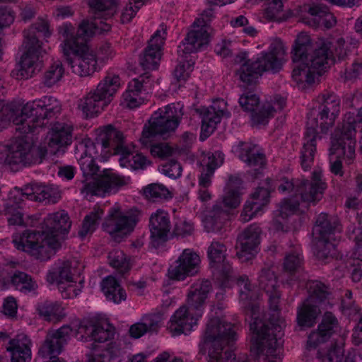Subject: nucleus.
Instances as JSON below:
<instances>
[{"label":"nucleus","instance_id":"f257e3e1","mask_svg":"<svg viewBox=\"0 0 362 362\" xmlns=\"http://www.w3.org/2000/svg\"><path fill=\"white\" fill-rule=\"evenodd\" d=\"M71 221L68 214L59 211L48 216L44 220L42 233L27 230L13 237V243L18 250L28 253L40 261L49 259L61 247L59 235L69 232Z\"/></svg>","mask_w":362,"mask_h":362},{"label":"nucleus","instance_id":"f03ea898","mask_svg":"<svg viewBox=\"0 0 362 362\" xmlns=\"http://www.w3.org/2000/svg\"><path fill=\"white\" fill-rule=\"evenodd\" d=\"M320 104L308 114L304 143L300 150V161L302 168L307 171L314 163L317 141L333 127L340 111L339 100L333 93L319 96Z\"/></svg>","mask_w":362,"mask_h":362},{"label":"nucleus","instance_id":"7ed1b4c3","mask_svg":"<svg viewBox=\"0 0 362 362\" xmlns=\"http://www.w3.org/2000/svg\"><path fill=\"white\" fill-rule=\"evenodd\" d=\"M182 115L179 104L167 105L152 115L139 140L144 146L150 147L151 153L153 156L164 158L172 154V148L167 144H154L153 141L158 136L165 138L166 135L174 132Z\"/></svg>","mask_w":362,"mask_h":362},{"label":"nucleus","instance_id":"20e7f679","mask_svg":"<svg viewBox=\"0 0 362 362\" xmlns=\"http://www.w3.org/2000/svg\"><path fill=\"white\" fill-rule=\"evenodd\" d=\"M286 48L283 42L275 39L266 52H262L253 59H247L237 71L241 81L247 86L257 83L265 72L279 73L286 62Z\"/></svg>","mask_w":362,"mask_h":362},{"label":"nucleus","instance_id":"39448f33","mask_svg":"<svg viewBox=\"0 0 362 362\" xmlns=\"http://www.w3.org/2000/svg\"><path fill=\"white\" fill-rule=\"evenodd\" d=\"M354 100L362 105V91L355 95ZM357 129L362 131V107L356 115L350 112L344 115L340 135L337 137L336 134L332 141L331 153L337 154V157L343 155L348 164L351 163L355 158Z\"/></svg>","mask_w":362,"mask_h":362},{"label":"nucleus","instance_id":"423d86ee","mask_svg":"<svg viewBox=\"0 0 362 362\" xmlns=\"http://www.w3.org/2000/svg\"><path fill=\"white\" fill-rule=\"evenodd\" d=\"M329 46L323 43L316 47L308 56L307 62H301L293 68L292 78L300 88H306L314 84L321 75V71L326 69L330 59Z\"/></svg>","mask_w":362,"mask_h":362},{"label":"nucleus","instance_id":"0eeeda50","mask_svg":"<svg viewBox=\"0 0 362 362\" xmlns=\"http://www.w3.org/2000/svg\"><path fill=\"white\" fill-rule=\"evenodd\" d=\"M326 187V183L322 180L321 172L315 170L310 181L304 178L293 179L291 181L284 179L278 190L282 193L293 192L295 195L300 196V200L307 206L309 204L315 205L322 198Z\"/></svg>","mask_w":362,"mask_h":362},{"label":"nucleus","instance_id":"6e6552de","mask_svg":"<svg viewBox=\"0 0 362 362\" xmlns=\"http://www.w3.org/2000/svg\"><path fill=\"white\" fill-rule=\"evenodd\" d=\"M129 180V177L120 176L105 169L97 179L94 177H84L78 182V187L85 197H103L106 194L116 192L121 187L127 185Z\"/></svg>","mask_w":362,"mask_h":362},{"label":"nucleus","instance_id":"1a4fd4ad","mask_svg":"<svg viewBox=\"0 0 362 362\" xmlns=\"http://www.w3.org/2000/svg\"><path fill=\"white\" fill-rule=\"evenodd\" d=\"M139 214L136 209L123 211L119 207H112L103 223V228L119 241L133 231L139 221Z\"/></svg>","mask_w":362,"mask_h":362},{"label":"nucleus","instance_id":"9d476101","mask_svg":"<svg viewBox=\"0 0 362 362\" xmlns=\"http://www.w3.org/2000/svg\"><path fill=\"white\" fill-rule=\"evenodd\" d=\"M47 154L45 147L33 146L22 139L16 141L10 147L5 163L13 170L18 167L40 164Z\"/></svg>","mask_w":362,"mask_h":362},{"label":"nucleus","instance_id":"9b49d317","mask_svg":"<svg viewBox=\"0 0 362 362\" xmlns=\"http://www.w3.org/2000/svg\"><path fill=\"white\" fill-rule=\"evenodd\" d=\"M64 55L72 71L79 76H90L98 69L96 54L88 46L87 42H81Z\"/></svg>","mask_w":362,"mask_h":362},{"label":"nucleus","instance_id":"f8f14e48","mask_svg":"<svg viewBox=\"0 0 362 362\" xmlns=\"http://www.w3.org/2000/svg\"><path fill=\"white\" fill-rule=\"evenodd\" d=\"M279 296H269L270 307L273 313L270 315L269 323L272 326V338H269V348L264 356V362H281L279 354L283 341L284 320L279 317L278 310Z\"/></svg>","mask_w":362,"mask_h":362},{"label":"nucleus","instance_id":"ddd939ff","mask_svg":"<svg viewBox=\"0 0 362 362\" xmlns=\"http://www.w3.org/2000/svg\"><path fill=\"white\" fill-rule=\"evenodd\" d=\"M205 340L212 341L209 351V362H226V322L224 318L215 317L209 323L205 332Z\"/></svg>","mask_w":362,"mask_h":362},{"label":"nucleus","instance_id":"4468645a","mask_svg":"<svg viewBox=\"0 0 362 362\" xmlns=\"http://www.w3.org/2000/svg\"><path fill=\"white\" fill-rule=\"evenodd\" d=\"M250 314L254 321L250 323V330L256 334L255 342L251 346V354L256 360H259L266 355L269 348V338H272V326L268 322H264L257 316L259 312V306L252 305L250 308Z\"/></svg>","mask_w":362,"mask_h":362},{"label":"nucleus","instance_id":"2eb2a0df","mask_svg":"<svg viewBox=\"0 0 362 362\" xmlns=\"http://www.w3.org/2000/svg\"><path fill=\"white\" fill-rule=\"evenodd\" d=\"M226 107V102L217 99L209 107H201L196 109V112L201 118L200 139L204 141L215 131L221 122Z\"/></svg>","mask_w":362,"mask_h":362},{"label":"nucleus","instance_id":"dca6fc26","mask_svg":"<svg viewBox=\"0 0 362 362\" xmlns=\"http://www.w3.org/2000/svg\"><path fill=\"white\" fill-rule=\"evenodd\" d=\"M202 21H195L192 29L187 33L185 38L177 47V54L182 59L187 55L197 52L209 42V33L204 24L199 25Z\"/></svg>","mask_w":362,"mask_h":362},{"label":"nucleus","instance_id":"f3484780","mask_svg":"<svg viewBox=\"0 0 362 362\" xmlns=\"http://www.w3.org/2000/svg\"><path fill=\"white\" fill-rule=\"evenodd\" d=\"M239 103L245 110L251 112V119L255 125H264L273 116L274 107L270 103H264L259 107V98L255 94L247 93L242 95Z\"/></svg>","mask_w":362,"mask_h":362},{"label":"nucleus","instance_id":"a211bd4d","mask_svg":"<svg viewBox=\"0 0 362 362\" xmlns=\"http://www.w3.org/2000/svg\"><path fill=\"white\" fill-rule=\"evenodd\" d=\"M200 259L199 255L190 249H185L178 259L172 264L168 274L171 279L183 280L187 276L198 272Z\"/></svg>","mask_w":362,"mask_h":362},{"label":"nucleus","instance_id":"6ab92c4d","mask_svg":"<svg viewBox=\"0 0 362 362\" xmlns=\"http://www.w3.org/2000/svg\"><path fill=\"white\" fill-rule=\"evenodd\" d=\"M232 151L238 154L242 161L253 168L254 172L251 174L255 177L266 167V156L257 144L250 142H240Z\"/></svg>","mask_w":362,"mask_h":362},{"label":"nucleus","instance_id":"aec40b11","mask_svg":"<svg viewBox=\"0 0 362 362\" xmlns=\"http://www.w3.org/2000/svg\"><path fill=\"white\" fill-rule=\"evenodd\" d=\"M165 35V28L163 27L158 30L149 40L148 46L143 53L140 54L139 64L144 70H153L158 68Z\"/></svg>","mask_w":362,"mask_h":362},{"label":"nucleus","instance_id":"412c9836","mask_svg":"<svg viewBox=\"0 0 362 362\" xmlns=\"http://www.w3.org/2000/svg\"><path fill=\"white\" fill-rule=\"evenodd\" d=\"M72 332L73 329L69 325H64L58 329L48 332L38 351V355L42 358L52 356L57 357L69 340Z\"/></svg>","mask_w":362,"mask_h":362},{"label":"nucleus","instance_id":"4be33fe9","mask_svg":"<svg viewBox=\"0 0 362 362\" xmlns=\"http://www.w3.org/2000/svg\"><path fill=\"white\" fill-rule=\"evenodd\" d=\"M262 230L259 225L253 223L245 228L237 237V256L240 259L251 258L257 251L261 242Z\"/></svg>","mask_w":362,"mask_h":362},{"label":"nucleus","instance_id":"5701e85b","mask_svg":"<svg viewBox=\"0 0 362 362\" xmlns=\"http://www.w3.org/2000/svg\"><path fill=\"white\" fill-rule=\"evenodd\" d=\"M201 316V312L191 309L188 305H182L171 317L168 328L173 335L187 334Z\"/></svg>","mask_w":362,"mask_h":362},{"label":"nucleus","instance_id":"b1692460","mask_svg":"<svg viewBox=\"0 0 362 362\" xmlns=\"http://www.w3.org/2000/svg\"><path fill=\"white\" fill-rule=\"evenodd\" d=\"M29 40L23 41L25 51L21 56L20 69L18 75L23 78L33 76L35 70L40 66L39 59L44 52L41 45L33 44Z\"/></svg>","mask_w":362,"mask_h":362},{"label":"nucleus","instance_id":"393cba45","mask_svg":"<svg viewBox=\"0 0 362 362\" xmlns=\"http://www.w3.org/2000/svg\"><path fill=\"white\" fill-rule=\"evenodd\" d=\"M207 255L214 278L223 286L226 279V246L223 243L214 241L208 248Z\"/></svg>","mask_w":362,"mask_h":362},{"label":"nucleus","instance_id":"a878e982","mask_svg":"<svg viewBox=\"0 0 362 362\" xmlns=\"http://www.w3.org/2000/svg\"><path fill=\"white\" fill-rule=\"evenodd\" d=\"M83 268L77 259H73L71 260L64 261L58 269L59 289L62 292V296L64 298H70L76 296L75 293V288L69 284L66 287L63 286L64 282H72L73 276L74 275H80Z\"/></svg>","mask_w":362,"mask_h":362},{"label":"nucleus","instance_id":"bb28decb","mask_svg":"<svg viewBox=\"0 0 362 362\" xmlns=\"http://www.w3.org/2000/svg\"><path fill=\"white\" fill-rule=\"evenodd\" d=\"M338 325V320L332 313H325L317 329L311 332L308 337V347L315 349L319 344L327 341L336 332Z\"/></svg>","mask_w":362,"mask_h":362},{"label":"nucleus","instance_id":"cd10ccee","mask_svg":"<svg viewBox=\"0 0 362 362\" xmlns=\"http://www.w3.org/2000/svg\"><path fill=\"white\" fill-rule=\"evenodd\" d=\"M269 200V192L264 187H258L252 194L249 200L244 205L240 214V221L246 223L250 221L256 214L266 206Z\"/></svg>","mask_w":362,"mask_h":362},{"label":"nucleus","instance_id":"c85d7f7f","mask_svg":"<svg viewBox=\"0 0 362 362\" xmlns=\"http://www.w3.org/2000/svg\"><path fill=\"white\" fill-rule=\"evenodd\" d=\"M98 140L100 146L104 148H112L115 154L124 152V136L122 132L117 129L112 124L103 126L98 129Z\"/></svg>","mask_w":362,"mask_h":362},{"label":"nucleus","instance_id":"c756f323","mask_svg":"<svg viewBox=\"0 0 362 362\" xmlns=\"http://www.w3.org/2000/svg\"><path fill=\"white\" fill-rule=\"evenodd\" d=\"M73 126L64 122H55L49 133L48 146L56 153L61 147L69 145L72 140Z\"/></svg>","mask_w":362,"mask_h":362},{"label":"nucleus","instance_id":"7c9ffc66","mask_svg":"<svg viewBox=\"0 0 362 362\" xmlns=\"http://www.w3.org/2000/svg\"><path fill=\"white\" fill-rule=\"evenodd\" d=\"M31 341L24 334L11 339L6 347L11 354V362H29L31 360Z\"/></svg>","mask_w":362,"mask_h":362},{"label":"nucleus","instance_id":"2f4dec72","mask_svg":"<svg viewBox=\"0 0 362 362\" xmlns=\"http://www.w3.org/2000/svg\"><path fill=\"white\" fill-rule=\"evenodd\" d=\"M211 289V283L207 280H199L194 282L190 286L187 294V305L191 309L202 313V310Z\"/></svg>","mask_w":362,"mask_h":362},{"label":"nucleus","instance_id":"473e14b6","mask_svg":"<svg viewBox=\"0 0 362 362\" xmlns=\"http://www.w3.org/2000/svg\"><path fill=\"white\" fill-rule=\"evenodd\" d=\"M151 237L155 241H165L171 228L170 217L167 212L158 210L149 219Z\"/></svg>","mask_w":362,"mask_h":362},{"label":"nucleus","instance_id":"72a5a7b5","mask_svg":"<svg viewBox=\"0 0 362 362\" xmlns=\"http://www.w3.org/2000/svg\"><path fill=\"white\" fill-rule=\"evenodd\" d=\"M109 104L95 89H93L78 101V107L86 117H93L100 113Z\"/></svg>","mask_w":362,"mask_h":362},{"label":"nucleus","instance_id":"f704fd0d","mask_svg":"<svg viewBox=\"0 0 362 362\" xmlns=\"http://www.w3.org/2000/svg\"><path fill=\"white\" fill-rule=\"evenodd\" d=\"M224 162V154L216 151L208 153L202 159L203 170L199 178V185L202 188H207L211 183V177L214 170Z\"/></svg>","mask_w":362,"mask_h":362},{"label":"nucleus","instance_id":"c9c22d12","mask_svg":"<svg viewBox=\"0 0 362 362\" xmlns=\"http://www.w3.org/2000/svg\"><path fill=\"white\" fill-rule=\"evenodd\" d=\"M322 308L305 300L297 310V323L301 328H310L316 324Z\"/></svg>","mask_w":362,"mask_h":362},{"label":"nucleus","instance_id":"e433bc0d","mask_svg":"<svg viewBox=\"0 0 362 362\" xmlns=\"http://www.w3.org/2000/svg\"><path fill=\"white\" fill-rule=\"evenodd\" d=\"M308 296L306 300L325 308L329 305L332 295L330 288L321 281L316 280L308 281L306 284Z\"/></svg>","mask_w":362,"mask_h":362},{"label":"nucleus","instance_id":"4c0bfd02","mask_svg":"<svg viewBox=\"0 0 362 362\" xmlns=\"http://www.w3.org/2000/svg\"><path fill=\"white\" fill-rule=\"evenodd\" d=\"M148 76H141L129 82L127 90L124 93L123 98L127 105L129 108L139 107L143 103V98L140 97L142 91L146 90Z\"/></svg>","mask_w":362,"mask_h":362},{"label":"nucleus","instance_id":"58836bf2","mask_svg":"<svg viewBox=\"0 0 362 362\" xmlns=\"http://www.w3.org/2000/svg\"><path fill=\"white\" fill-rule=\"evenodd\" d=\"M338 221L336 218L325 213L318 215L313 227L314 238H331L332 235L338 230Z\"/></svg>","mask_w":362,"mask_h":362},{"label":"nucleus","instance_id":"ea45409f","mask_svg":"<svg viewBox=\"0 0 362 362\" xmlns=\"http://www.w3.org/2000/svg\"><path fill=\"white\" fill-rule=\"evenodd\" d=\"M316 46L310 37L304 32L299 33L295 40L292 49V60L294 63L307 62L308 54L313 51Z\"/></svg>","mask_w":362,"mask_h":362},{"label":"nucleus","instance_id":"a19ab883","mask_svg":"<svg viewBox=\"0 0 362 362\" xmlns=\"http://www.w3.org/2000/svg\"><path fill=\"white\" fill-rule=\"evenodd\" d=\"M308 13L313 17V24L310 21L308 22L310 25H322L326 28L329 29L337 23L336 18L329 12L328 7L325 5L317 4L309 6Z\"/></svg>","mask_w":362,"mask_h":362},{"label":"nucleus","instance_id":"79ce46f5","mask_svg":"<svg viewBox=\"0 0 362 362\" xmlns=\"http://www.w3.org/2000/svg\"><path fill=\"white\" fill-rule=\"evenodd\" d=\"M101 288L107 299L115 303L118 304L127 298L125 290L112 276H108L102 281Z\"/></svg>","mask_w":362,"mask_h":362},{"label":"nucleus","instance_id":"37998d69","mask_svg":"<svg viewBox=\"0 0 362 362\" xmlns=\"http://www.w3.org/2000/svg\"><path fill=\"white\" fill-rule=\"evenodd\" d=\"M226 208V197L223 196L221 202L214 204L212 210L203 220L204 228L207 232H218L221 230L223 226L221 216L224 214Z\"/></svg>","mask_w":362,"mask_h":362},{"label":"nucleus","instance_id":"c03bdc74","mask_svg":"<svg viewBox=\"0 0 362 362\" xmlns=\"http://www.w3.org/2000/svg\"><path fill=\"white\" fill-rule=\"evenodd\" d=\"M59 33L63 38L64 54L69 52L81 45V42H87L86 36H79L78 29L74 33V28L71 24H63L59 28Z\"/></svg>","mask_w":362,"mask_h":362},{"label":"nucleus","instance_id":"a18cd8bd","mask_svg":"<svg viewBox=\"0 0 362 362\" xmlns=\"http://www.w3.org/2000/svg\"><path fill=\"white\" fill-rule=\"evenodd\" d=\"M90 13L96 19L107 20L116 12L115 0H88Z\"/></svg>","mask_w":362,"mask_h":362},{"label":"nucleus","instance_id":"49530a36","mask_svg":"<svg viewBox=\"0 0 362 362\" xmlns=\"http://www.w3.org/2000/svg\"><path fill=\"white\" fill-rule=\"evenodd\" d=\"M238 324L228 323V362H248L247 354L235 353L238 347Z\"/></svg>","mask_w":362,"mask_h":362},{"label":"nucleus","instance_id":"de8ad7c7","mask_svg":"<svg viewBox=\"0 0 362 362\" xmlns=\"http://www.w3.org/2000/svg\"><path fill=\"white\" fill-rule=\"evenodd\" d=\"M120 84L121 80L118 75L107 74L98 84L95 90L110 103Z\"/></svg>","mask_w":362,"mask_h":362},{"label":"nucleus","instance_id":"09e8293b","mask_svg":"<svg viewBox=\"0 0 362 362\" xmlns=\"http://www.w3.org/2000/svg\"><path fill=\"white\" fill-rule=\"evenodd\" d=\"M159 327V317L156 315H146L141 320L132 325L129 328L132 337L138 339L147 332H156Z\"/></svg>","mask_w":362,"mask_h":362},{"label":"nucleus","instance_id":"8fccbe9b","mask_svg":"<svg viewBox=\"0 0 362 362\" xmlns=\"http://www.w3.org/2000/svg\"><path fill=\"white\" fill-rule=\"evenodd\" d=\"M298 197L300 196L295 195L293 197L284 199L279 204V208L275 211V216L285 219L298 211L303 212L305 209H307L310 204L306 206V204L299 202Z\"/></svg>","mask_w":362,"mask_h":362},{"label":"nucleus","instance_id":"3c124183","mask_svg":"<svg viewBox=\"0 0 362 362\" xmlns=\"http://www.w3.org/2000/svg\"><path fill=\"white\" fill-rule=\"evenodd\" d=\"M39 315L44 320L57 322L62 320L65 316L64 308L57 302L45 301L37 306Z\"/></svg>","mask_w":362,"mask_h":362},{"label":"nucleus","instance_id":"603ef678","mask_svg":"<svg viewBox=\"0 0 362 362\" xmlns=\"http://www.w3.org/2000/svg\"><path fill=\"white\" fill-rule=\"evenodd\" d=\"M36 32L39 34H42L45 37H49L51 32L49 30L48 21L42 18H38L34 24L23 32V41L29 40L30 42H34L33 44L35 45H41L42 47V43L38 40Z\"/></svg>","mask_w":362,"mask_h":362},{"label":"nucleus","instance_id":"864d4df0","mask_svg":"<svg viewBox=\"0 0 362 362\" xmlns=\"http://www.w3.org/2000/svg\"><path fill=\"white\" fill-rule=\"evenodd\" d=\"M243 180L239 176L231 175L228 181V207L237 208L241 202Z\"/></svg>","mask_w":362,"mask_h":362},{"label":"nucleus","instance_id":"5fc2aeb1","mask_svg":"<svg viewBox=\"0 0 362 362\" xmlns=\"http://www.w3.org/2000/svg\"><path fill=\"white\" fill-rule=\"evenodd\" d=\"M101 19H96L92 21L90 20H83L78 25V35L86 36L88 40L93 34L97 32H107L110 30L111 25L107 23H104Z\"/></svg>","mask_w":362,"mask_h":362},{"label":"nucleus","instance_id":"6e6d98bb","mask_svg":"<svg viewBox=\"0 0 362 362\" xmlns=\"http://www.w3.org/2000/svg\"><path fill=\"white\" fill-rule=\"evenodd\" d=\"M314 253L317 258L322 261L333 259L336 255L334 244L330 242V238H314Z\"/></svg>","mask_w":362,"mask_h":362},{"label":"nucleus","instance_id":"4d7b16f0","mask_svg":"<svg viewBox=\"0 0 362 362\" xmlns=\"http://www.w3.org/2000/svg\"><path fill=\"white\" fill-rule=\"evenodd\" d=\"M121 158H119L120 165L122 167L130 168L134 170L143 169L146 165L150 164V162L146 158L140 153L135 155L131 153L127 148L124 152L120 153Z\"/></svg>","mask_w":362,"mask_h":362},{"label":"nucleus","instance_id":"13d9d810","mask_svg":"<svg viewBox=\"0 0 362 362\" xmlns=\"http://www.w3.org/2000/svg\"><path fill=\"white\" fill-rule=\"evenodd\" d=\"M64 72V67L60 61L53 62L44 73L43 84L48 88L52 87L62 79Z\"/></svg>","mask_w":362,"mask_h":362},{"label":"nucleus","instance_id":"bf43d9fd","mask_svg":"<svg viewBox=\"0 0 362 362\" xmlns=\"http://www.w3.org/2000/svg\"><path fill=\"white\" fill-rule=\"evenodd\" d=\"M103 215V211L100 209H94L89 214L84 218L82 228L78 231V235L81 238H84L89 233H92L98 225L99 221Z\"/></svg>","mask_w":362,"mask_h":362},{"label":"nucleus","instance_id":"052dcab7","mask_svg":"<svg viewBox=\"0 0 362 362\" xmlns=\"http://www.w3.org/2000/svg\"><path fill=\"white\" fill-rule=\"evenodd\" d=\"M266 8L264 16L269 21H282L286 19L282 14L284 4L282 0H264Z\"/></svg>","mask_w":362,"mask_h":362},{"label":"nucleus","instance_id":"680f3d73","mask_svg":"<svg viewBox=\"0 0 362 362\" xmlns=\"http://www.w3.org/2000/svg\"><path fill=\"white\" fill-rule=\"evenodd\" d=\"M11 281L17 288L26 292L34 291L37 287L30 275L20 271H16L12 274Z\"/></svg>","mask_w":362,"mask_h":362},{"label":"nucleus","instance_id":"e2e57ef3","mask_svg":"<svg viewBox=\"0 0 362 362\" xmlns=\"http://www.w3.org/2000/svg\"><path fill=\"white\" fill-rule=\"evenodd\" d=\"M146 197L153 202L160 199H167L172 197L170 190L163 185L153 183L144 189Z\"/></svg>","mask_w":362,"mask_h":362},{"label":"nucleus","instance_id":"0e129e2a","mask_svg":"<svg viewBox=\"0 0 362 362\" xmlns=\"http://www.w3.org/2000/svg\"><path fill=\"white\" fill-rule=\"evenodd\" d=\"M91 339L98 342H104L114 337L115 328L107 322H100L93 325Z\"/></svg>","mask_w":362,"mask_h":362},{"label":"nucleus","instance_id":"69168bd1","mask_svg":"<svg viewBox=\"0 0 362 362\" xmlns=\"http://www.w3.org/2000/svg\"><path fill=\"white\" fill-rule=\"evenodd\" d=\"M37 202L46 201L48 203H56L60 198V192L57 187L53 185H40L37 189Z\"/></svg>","mask_w":362,"mask_h":362},{"label":"nucleus","instance_id":"338daca9","mask_svg":"<svg viewBox=\"0 0 362 362\" xmlns=\"http://www.w3.org/2000/svg\"><path fill=\"white\" fill-rule=\"evenodd\" d=\"M108 260L110 264L121 273H124L130 269L129 262L123 251L114 250L109 252Z\"/></svg>","mask_w":362,"mask_h":362},{"label":"nucleus","instance_id":"774afa93","mask_svg":"<svg viewBox=\"0 0 362 362\" xmlns=\"http://www.w3.org/2000/svg\"><path fill=\"white\" fill-rule=\"evenodd\" d=\"M117 355V350L112 346L94 350L86 354V362H110Z\"/></svg>","mask_w":362,"mask_h":362}]
</instances>
